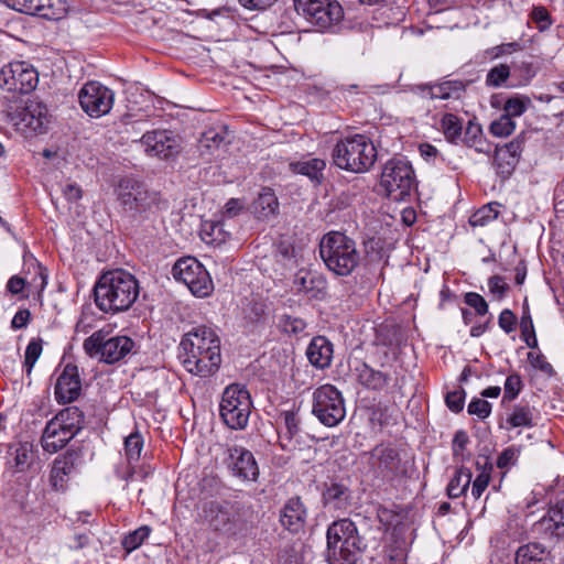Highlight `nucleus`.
<instances>
[{
    "mask_svg": "<svg viewBox=\"0 0 564 564\" xmlns=\"http://www.w3.org/2000/svg\"><path fill=\"white\" fill-rule=\"evenodd\" d=\"M48 0H13V8L25 14L40 15Z\"/></svg>",
    "mask_w": 564,
    "mask_h": 564,
    "instance_id": "nucleus-50",
    "label": "nucleus"
},
{
    "mask_svg": "<svg viewBox=\"0 0 564 564\" xmlns=\"http://www.w3.org/2000/svg\"><path fill=\"white\" fill-rule=\"evenodd\" d=\"M252 209L257 218L268 219L278 214L279 200L273 189L263 187L252 204Z\"/></svg>",
    "mask_w": 564,
    "mask_h": 564,
    "instance_id": "nucleus-31",
    "label": "nucleus"
},
{
    "mask_svg": "<svg viewBox=\"0 0 564 564\" xmlns=\"http://www.w3.org/2000/svg\"><path fill=\"white\" fill-rule=\"evenodd\" d=\"M39 83L37 72L25 62H12L0 72V85L8 91L29 94Z\"/></svg>",
    "mask_w": 564,
    "mask_h": 564,
    "instance_id": "nucleus-15",
    "label": "nucleus"
},
{
    "mask_svg": "<svg viewBox=\"0 0 564 564\" xmlns=\"http://www.w3.org/2000/svg\"><path fill=\"white\" fill-rule=\"evenodd\" d=\"M494 469L492 464L486 459L485 465L481 469V471L477 475L476 479L473 481L471 487V496L475 499H479L486 488L489 486L490 478H491V471Z\"/></svg>",
    "mask_w": 564,
    "mask_h": 564,
    "instance_id": "nucleus-44",
    "label": "nucleus"
},
{
    "mask_svg": "<svg viewBox=\"0 0 564 564\" xmlns=\"http://www.w3.org/2000/svg\"><path fill=\"white\" fill-rule=\"evenodd\" d=\"M465 390L463 388H458L454 391L447 392L445 397V402L447 408L455 413L460 412L464 409L465 404Z\"/></svg>",
    "mask_w": 564,
    "mask_h": 564,
    "instance_id": "nucleus-53",
    "label": "nucleus"
},
{
    "mask_svg": "<svg viewBox=\"0 0 564 564\" xmlns=\"http://www.w3.org/2000/svg\"><path fill=\"white\" fill-rule=\"evenodd\" d=\"M82 391V380L77 366L67 364L57 378L55 384V399L58 403L75 401Z\"/></svg>",
    "mask_w": 564,
    "mask_h": 564,
    "instance_id": "nucleus-19",
    "label": "nucleus"
},
{
    "mask_svg": "<svg viewBox=\"0 0 564 564\" xmlns=\"http://www.w3.org/2000/svg\"><path fill=\"white\" fill-rule=\"evenodd\" d=\"M505 116H509V118L512 117H519L521 116L525 109V102L521 100L520 98H509L505 104Z\"/></svg>",
    "mask_w": 564,
    "mask_h": 564,
    "instance_id": "nucleus-62",
    "label": "nucleus"
},
{
    "mask_svg": "<svg viewBox=\"0 0 564 564\" xmlns=\"http://www.w3.org/2000/svg\"><path fill=\"white\" fill-rule=\"evenodd\" d=\"M172 271L175 280L184 283L192 294L197 297H206L214 290L208 271L193 257L177 260Z\"/></svg>",
    "mask_w": 564,
    "mask_h": 564,
    "instance_id": "nucleus-12",
    "label": "nucleus"
},
{
    "mask_svg": "<svg viewBox=\"0 0 564 564\" xmlns=\"http://www.w3.org/2000/svg\"><path fill=\"white\" fill-rule=\"evenodd\" d=\"M312 413L325 426H337L346 416L345 400L333 384L316 388L312 395Z\"/></svg>",
    "mask_w": 564,
    "mask_h": 564,
    "instance_id": "nucleus-10",
    "label": "nucleus"
},
{
    "mask_svg": "<svg viewBox=\"0 0 564 564\" xmlns=\"http://www.w3.org/2000/svg\"><path fill=\"white\" fill-rule=\"evenodd\" d=\"M41 354H42V339H40V338L31 339L26 346L25 358H24V367L26 369L28 375H30L32 372V369H33L36 360L40 358Z\"/></svg>",
    "mask_w": 564,
    "mask_h": 564,
    "instance_id": "nucleus-49",
    "label": "nucleus"
},
{
    "mask_svg": "<svg viewBox=\"0 0 564 564\" xmlns=\"http://www.w3.org/2000/svg\"><path fill=\"white\" fill-rule=\"evenodd\" d=\"M519 451L513 446L503 449L497 458V467L500 469L514 465L518 460Z\"/></svg>",
    "mask_w": 564,
    "mask_h": 564,
    "instance_id": "nucleus-58",
    "label": "nucleus"
},
{
    "mask_svg": "<svg viewBox=\"0 0 564 564\" xmlns=\"http://www.w3.org/2000/svg\"><path fill=\"white\" fill-rule=\"evenodd\" d=\"M469 442V438H468V435L465 431L460 430V431H457L454 435V438H453V444H452V448H453V455L455 457H458L460 456L462 459L464 458V452L466 449V446Z\"/></svg>",
    "mask_w": 564,
    "mask_h": 564,
    "instance_id": "nucleus-60",
    "label": "nucleus"
},
{
    "mask_svg": "<svg viewBox=\"0 0 564 564\" xmlns=\"http://www.w3.org/2000/svg\"><path fill=\"white\" fill-rule=\"evenodd\" d=\"M441 129L446 138L452 143L457 144L462 139L463 123L460 119L453 113H445L441 120Z\"/></svg>",
    "mask_w": 564,
    "mask_h": 564,
    "instance_id": "nucleus-38",
    "label": "nucleus"
},
{
    "mask_svg": "<svg viewBox=\"0 0 564 564\" xmlns=\"http://www.w3.org/2000/svg\"><path fill=\"white\" fill-rule=\"evenodd\" d=\"M328 564H355L357 556L367 549L357 525L348 518L332 522L326 532Z\"/></svg>",
    "mask_w": 564,
    "mask_h": 564,
    "instance_id": "nucleus-3",
    "label": "nucleus"
},
{
    "mask_svg": "<svg viewBox=\"0 0 564 564\" xmlns=\"http://www.w3.org/2000/svg\"><path fill=\"white\" fill-rule=\"evenodd\" d=\"M380 185L391 199L405 200L416 188V177L411 163L404 159L389 160L382 169Z\"/></svg>",
    "mask_w": 564,
    "mask_h": 564,
    "instance_id": "nucleus-7",
    "label": "nucleus"
},
{
    "mask_svg": "<svg viewBox=\"0 0 564 564\" xmlns=\"http://www.w3.org/2000/svg\"><path fill=\"white\" fill-rule=\"evenodd\" d=\"M224 141L225 135L223 131L209 129L208 131L204 132L202 139L199 140V143L202 148L213 150L217 149Z\"/></svg>",
    "mask_w": 564,
    "mask_h": 564,
    "instance_id": "nucleus-55",
    "label": "nucleus"
},
{
    "mask_svg": "<svg viewBox=\"0 0 564 564\" xmlns=\"http://www.w3.org/2000/svg\"><path fill=\"white\" fill-rule=\"evenodd\" d=\"M66 13V4L63 0H48L44 4L41 17L50 20H59Z\"/></svg>",
    "mask_w": 564,
    "mask_h": 564,
    "instance_id": "nucleus-52",
    "label": "nucleus"
},
{
    "mask_svg": "<svg viewBox=\"0 0 564 564\" xmlns=\"http://www.w3.org/2000/svg\"><path fill=\"white\" fill-rule=\"evenodd\" d=\"M205 512L209 525L215 531L227 534L235 533V516L227 507L212 502Z\"/></svg>",
    "mask_w": 564,
    "mask_h": 564,
    "instance_id": "nucleus-26",
    "label": "nucleus"
},
{
    "mask_svg": "<svg viewBox=\"0 0 564 564\" xmlns=\"http://www.w3.org/2000/svg\"><path fill=\"white\" fill-rule=\"evenodd\" d=\"M251 409V397L245 387L231 384L223 392L219 414L229 429L245 430L249 422Z\"/></svg>",
    "mask_w": 564,
    "mask_h": 564,
    "instance_id": "nucleus-8",
    "label": "nucleus"
},
{
    "mask_svg": "<svg viewBox=\"0 0 564 564\" xmlns=\"http://www.w3.org/2000/svg\"><path fill=\"white\" fill-rule=\"evenodd\" d=\"M514 128L513 119L502 115L499 119L491 122L490 132L496 137H508L513 132Z\"/></svg>",
    "mask_w": 564,
    "mask_h": 564,
    "instance_id": "nucleus-51",
    "label": "nucleus"
},
{
    "mask_svg": "<svg viewBox=\"0 0 564 564\" xmlns=\"http://www.w3.org/2000/svg\"><path fill=\"white\" fill-rule=\"evenodd\" d=\"M78 100L89 117L100 118L111 110L115 93L98 82H88L80 88Z\"/></svg>",
    "mask_w": 564,
    "mask_h": 564,
    "instance_id": "nucleus-14",
    "label": "nucleus"
},
{
    "mask_svg": "<svg viewBox=\"0 0 564 564\" xmlns=\"http://www.w3.org/2000/svg\"><path fill=\"white\" fill-rule=\"evenodd\" d=\"M522 380L520 375L518 373H511L507 377L505 382V392L502 397V402H510L513 401L522 390Z\"/></svg>",
    "mask_w": 564,
    "mask_h": 564,
    "instance_id": "nucleus-48",
    "label": "nucleus"
},
{
    "mask_svg": "<svg viewBox=\"0 0 564 564\" xmlns=\"http://www.w3.org/2000/svg\"><path fill=\"white\" fill-rule=\"evenodd\" d=\"M333 161L339 169L362 173L368 171L377 160L375 144L364 134H355L336 143Z\"/></svg>",
    "mask_w": 564,
    "mask_h": 564,
    "instance_id": "nucleus-6",
    "label": "nucleus"
},
{
    "mask_svg": "<svg viewBox=\"0 0 564 564\" xmlns=\"http://www.w3.org/2000/svg\"><path fill=\"white\" fill-rule=\"evenodd\" d=\"M521 337L528 347L535 349L538 347V339L535 336L533 321L530 314L528 300L525 299L522 305V316L520 321Z\"/></svg>",
    "mask_w": 564,
    "mask_h": 564,
    "instance_id": "nucleus-37",
    "label": "nucleus"
},
{
    "mask_svg": "<svg viewBox=\"0 0 564 564\" xmlns=\"http://www.w3.org/2000/svg\"><path fill=\"white\" fill-rule=\"evenodd\" d=\"M521 50V45L518 42H510V43H502L500 45H497L492 47L488 53L491 55L492 58H498L505 54H511L513 52H517Z\"/></svg>",
    "mask_w": 564,
    "mask_h": 564,
    "instance_id": "nucleus-64",
    "label": "nucleus"
},
{
    "mask_svg": "<svg viewBox=\"0 0 564 564\" xmlns=\"http://www.w3.org/2000/svg\"><path fill=\"white\" fill-rule=\"evenodd\" d=\"M350 494L346 486L333 482L323 492V501L325 506L334 509H344L349 505Z\"/></svg>",
    "mask_w": 564,
    "mask_h": 564,
    "instance_id": "nucleus-35",
    "label": "nucleus"
},
{
    "mask_svg": "<svg viewBox=\"0 0 564 564\" xmlns=\"http://www.w3.org/2000/svg\"><path fill=\"white\" fill-rule=\"evenodd\" d=\"M467 411L470 415H476L484 420L490 415L491 404L484 399L475 398L468 404Z\"/></svg>",
    "mask_w": 564,
    "mask_h": 564,
    "instance_id": "nucleus-54",
    "label": "nucleus"
},
{
    "mask_svg": "<svg viewBox=\"0 0 564 564\" xmlns=\"http://www.w3.org/2000/svg\"><path fill=\"white\" fill-rule=\"evenodd\" d=\"M464 301L475 310L477 315L484 316L488 313V303L480 294L476 292H468L465 294Z\"/></svg>",
    "mask_w": 564,
    "mask_h": 564,
    "instance_id": "nucleus-56",
    "label": "nucleus"
},
{
    "mask_svg": "<svg viewBox=\"0 0 564 564\" xmlns=\"http://www.w3.org/2000/svg\"><path fill=\"white\" fill-rule=\"evenodd\" d=\"M511 79L516 80L511 86H525L536 75V67L531 56H523L511 63Z\"/></svg>",
    "mask_w": 564,
    "mask_h": 564,
    "instance_id": "nucleus-33",
    "label": "nucleus"
},
{
    "mask_svg": "<svg viewBox=\"0 0 564 564\" xmlns=\"http://www.w3.org/2000/svg\"><path fill=\"white\" fill-rule=\"evenodd\" d=\"M507 423L512 427L533 426L532 409L528 404H517L508 416Z\"/></svg>",
    "mask_w": 564,
    "mask_h": 564,
    "instance_id": "nucleus-39",
    "label": "nucleus"
},
{
    "mask_svg": "<svg viewBox=\"0 0 564 564\" xmlns=\"http://www.w3.org/2000/svg\"><path fill=\"white\" fill-rule=\"evenodd\" d=\"M319 254L327 269L338 276H348L360 262L355 240L339 231H330L322 238Z\"/></svg>",
    "mask_w": 564,
    "mask_h": 564,
    "instance_id": "nucleus-4",
    "label": "nucleus"
},
{
    "mask_svg": "<svg viewBox=\"0 0 564 564\" xmlns=\"http://www.w3.org/2000/svg\"><path fill=\"white\" fill-rule=\"evenodd\" d=\"M224 464L232 477L242 482H254L259 477V466L253 454L243 446L229 445Z\"/></svg>",
    "mask_w": 564,
    "mask_h": 564,
    "instance_id": "nucleus-16",
    "label": "nucleus"
},
{
    "mask_svg": "<svg viewBox=\"0 0 564 564\" xmlns=\"http://www.w3.org/2000/svg\"><path fill=\"white\" fill-rule=\"evenodd\" d=\"M77 458V453L68 451L54 459L50 474V482L55 491L66 489L67 477L74 471Z\"/></svg>",
    "mask_w": 564,
    "mask_h": 564,
    "instance_id": "nucleus-23",
    "label": "nucleus"
},
{
    "mask_svg": "<svg viewBox=\"0 0 564 564\" xmlns=\"http://www.w3.org/2000/svg\"><path fill=\"white\" fill-rule=\"evenodd\" d=\"M315 282L322 283L321 280H316L315 278L311 276V274L307 272H305L304 274H297L294 280L296 290L308 295L310 297H317L319 293H323L322 289L315 290Z\"/></svg>",
    "mask_w": 564,
    "mask_h": 564,
    "instance_id": "nucleus-46",
    "label": "nucleus"
},
{
    "mask_svg": "<svg viewBox=\"0 0 564 564\" xmlns=\"http://www.w3.org/2000/svg\"><path fill=\"white\" fill-rule=\"evenodd\" d=\"M355 373L358 383L368 390L381 391L390 382L389 373L381 370H377L366 362H360L359 365H357L355 367Z\"/></svg>",
    "mask_w": 564,
    "mask_h": 564,
    "instance_id": "nucleus-25",
    "label": "nucleus"
},
{
    "mask_svg": "<svg viewBox=\"0 0 564 564\" xmlns=\"http://www.w3.org/2000/svg\"><path fill=\"white\" fill-rule=\"evenodd\" d=\"M326 162L318 158H304L301 161L289 163V169L295 174H301L311 180L315 185H321L324 180Z\"/></svg>",
    "mask_w": 564,
    "mask_h": 564,
    "instance_id": "nucleus-27",
    "label": "nucleus"
},
{
    "mask_svg": "<svg viewBox=\"0 0 564 564\" xmlns=\"http://www.w3.org/2000/svg\"><path fill=\"white\" fill-rule=\"evenodd\" d=\"M524 140L525 134L522 132L511 142L496 148L494 164L497 173L502 177H508L516 169L523 150Z\"/></svg>",
    "mask_w": 564,
    "mask_h": 564,
    "instance_id": "nucleus-17",
    "label": "nucleus"
},
{
    "mask_svg": "<svg viewBox=\"0 0 564 564\" xmlns=\"http://www.w3.org/2000/svg\"><path fill=\"white\" fill-rule=\"evenodd\" d=\"M498 324L501 329L509 334L516 329L517 316L512 311L506 308L500 313Z\"/></svg>",
    "mask_w": 564,
    "mask_h": 564,
    "instance_id": "nucleus-61",
    "label": "nucleus"
},
{
    "mask_svg": "<svg viewBox=\"0 0 564 564\" xmlns=\"http://www.w3.org/2000/svg\"><path fill=\"white\" fill-rule=\"evenodd\" d=\"M509 77H511V67L507 64H499L488 72L486 84L491 87H500Z\"/></svg>",
    "mask_w": 564,
    "mask_h": 564,
    "instance_id": "nucleus-47",
    "label": "nucleus"
},
{
    "mask_svg": "<svg viewBox=\"0 0 564 564\" xmlns=\"http://www.w3.org/2000/svg\"><path fill=\"white\" fill-rule=\"evenodd\" d=\"M369 467L375 478L383 482H393L406 475L400 453L391 445L379 444L369 453Z\"/></svg>",
    "mask_w": 564,
    "mask_h": 564,
    "instance_id": "nucleus-13",
    "label": "nucleus"
},
{
    "mask_svg": "<svg viewBox=\"0 0 564 564\" xmlns=\"http://www.w3.org/2000/svg\"><path fill=\"white\" fill-rule=\"evenodd\" d=\"M31 458V452L26 445H20L14 454V467L17 471H23L28 468Z\"/></svg>",
    "mask_w": 564,
    "mask_h": 564,
    "instance_id": "nucleus-59",
    "label": "nucleus"
},
{
    "mask_svg": "<svg viewBox=\"0 0 564 564\" xmlns=\"http://www.w3.org/2000/svg\"><path fill=\"white\" fill-rule=\"evenodd\" d=\"M144 151L151 156L167 160L178 153L174 138L165 130L147 132L140 140Z\"/></svg>",
    "mask_w": 564,
    "mask_h": 564,
    "instance_id": "nucleus-18",
    "label": "nucleus"
},
{
    "mask_svg": "<svg viewBox=\"0 0 564 564\" xmlns=\"http://www.w3.org/2000/svg\"><path fill=\"white\" fill-rule=\"evenodd\" d=\"M549 552L538 542H530L518 547L514 564H546Z\"/></svg>",
    "mask_w": 564,
    "mask_h": 564,
    "instance_id": "nucleus-30",
    "label": "nucleus"
},
{
    "mask_svg": "<svg viewBox=\"0 0 564 564\" xmlns=\"http://www.w3.org/2000/svg\"><path fill=\"white\" fill-rule=\"evenodd\" d=\"M422 91H427L431 99H459L465 93L466 85L462 80H445L433 85H422L417 87Z\"/></svg>",
    "mask_w": 564,
    "mask_h": 564,
    "instance_id": "nucleus-29",
    "label": "nucleus"
},
{
    "mask_svg": "<svg viewBox=\"0 0 564 564\" xmlns=\"http://www.w3.org/2000/svg\"><path fill=\"white\" fill-rule=\"evenodd\" d=\"M134 347L128 336L108 337L104 330H97L84 340L83 348L91 358H99L106 364H115L123 359Z\"/></svg>",
    "mask_w": 564,
    "mask_h": 564,
    "instance_id": "nucleus-9",
    "label": "nucleus"
},
{
    "mask_svg": "<svg viewBox=\"0 0 564 564\" xmlns=\"http://www.w3.org/2000/svg\"><path fill=\"white\" fill-rule=\"evenodd\" d=\"M184 368L192 375L206 378L215 373L221 364L220 339L207 326H198L187 333L181 344L180 354Z\"/></svg>",
    "mask_w": 564,
    "mask_h": 564,
    "instance_id": "nucleus-1",
    "label": "nucleus"
},
{
    "mask_svg": "<svg viewBox=\"0 0 564 564\" xmlns=\"http://www.w3.org/2000/svg\"><path fill=\"white\" fill-rule=\"evenodd\" d=\"M142 448L143 437L138 431L124 437V455L129 465L139 462Z\"/></svg>",
    "mask_w": 564,
    "mask_h": 564,
    "instance_id": "nucleus-40",
    "label": "nucleus"
},
{
    "mask_svg": "<svg viewBox=\"0 0 564 564\" xmlns=\"http://www.w3.org/2000/svg\"><path fill=\"white\" fill-rule=\"evenodd\" d=\"M53 422L48 421L42 438V447L44 451L53 454L62 449L72 438L75 437L67 429L62 427L61 425L52 426Z\"/></svg>",
    "mask_w": 564,
    "mask_h": 564,
    "instance_id": "nucleus-28",
    "label": "nucleus"
},
{
    "mask_svg": "<svg viewBox=\"0 0 564 564\" xmlns=\"http://www.w3.org/2000/svg\"><path fill=\"white\" fill-rule=\"evenodd\" d=\"M117 197L123 210L134 218H149L166 208V202L162 199L159 192L151 191L132 178L120 181Z\"/></svg>",
    "mask_w": 564,
    "mask_h": 564,
    "instance_id": "nucleus-5",
    "label": "nucleus"
},
{
    "mask_svg": "<svg viewBox=\"0 0 564 564\" xmlns=\"http://www.w3.org/2000/svg\"><path fill=\"white\" fill-rule=\"evenodd\" d=\"M51 421L54 429L57 424L76 435L84 427V413L78 406H68L59 411Z\"/></svg>",
    "mask_w": 564,
    "mask_h": 564,
    "instance_id": "nucleus-32",
    "label": "nucleus"
},
{
    "mask_svg": "<svg viewBox=\"0 0 564 564\" xmlns=\"http://www.w3.org/2000/svg\"><path fill=\"white\" fill-rule=\"evenodd\" d=\"M15 126L23 132L43 133L48 123L47 110L39 102L28 104L18 113Z\"/></svg>",
    "mask_w": 564,
    "mask_h": 564,
    "instance_id": "nucleus-21",
    "label": "nucleus"
},
{
    "mask_svg": "<svg viewBox=\"0 0 564 564\" xmlns=\"http://www.w3.org/2000/svg\"><path fill=\"white\" fill-rule=\"evenodd\" d=\"M482 134V129L480 124L468 122L464 137L459 141L464 142L467 147H474L477 144L478 140H480Z\"/></svg>",
    "mask_w": 564,
    "mask_h": 564,
    "instance_id": "nucleus-57",
    "label": "nucleus"
},
{
    "mask_svg": "<svg viewBox=\"0 0 564 564\" xmlns=\"http://www.w3.org/2000/svg\"><path fill=\"white\" fill-rule=\"evenodd\" d=\"M278 326L288 335H299L306 328V323L300 317L283 314L279 317Z\"/></svg>",
    "mask_w": 564,
    "mask_h": 564,
    "instance_id": "nucleus-45",
    "label": "nucleus"
},
{
    "mask_svg": "<svg viewBox=\"0 0 564 564\" xmlns=\"http://www.w3.org/2000/svg\"><path fill=\"white\" fill-rule=\"evenodd\" d=\"M140 293L139 282L126 270L117 269L102 273L94 288L96 306L104 313L127 311Z\"/></svg>",
    "mask_w": 564,
    "mask_h": 564,
    "instance_id": "nucleus-2",
    "label": "nucleus"
},
{
    "mask_svg": "<svg viewBox=\"0 0 564 564\" xmlns=\"http://www.w3.org/2000/svg\"><path fill=\"white\" fill-rule=\"evenodd\" d=\"M333 354V344L324 336L314 337L306 349L308 361L318 369H325L330 366Z\"/></svg>",
    "mask_w": 564,
    "mask_h": 564,
    "instance_id": "nucleus-24",
    "label": "nucleus"
},
{
    "mask_svg": "<svg viewBox=\"0 0 564 564\" xmlns=\"http://www.w3.org/2000/svg\"><path fill=\"white\" fill-rule=\"evenodd\" d=\"M536 530L551 541L564 543V499L549 508Z\"/></svg>",
    "mask_w": 564,
    "mask_h": 564,
    "instance_id": "nucleus-20",
    "label": "nucleus"
},
{
    "mask_svg": "<svg viewBox=\"0 0 564 564\" xmlns=\"http://www.w3.org/2000/svg\"><path fill=\"white\" fill-rule=\"evenodd\" d=\"M283 426L280 427L279 436L281 440V447L288 448V445L283 443V440L289 442L297 436L301 432V419L297 411L288 410L280 413Z\"/></svg>",
    "mask_w": 564,
    "mask_h": 564,
    "instance_id": "nucleus-34",
    "label": "nucleus"
},
{
    "mask_svg": "<svg viewBox=\"0 0 564 564\" xmlns=\"http://www.w3.org/2000/svg\"><path fill=\"white\" fill-rule=\"evenodd\" d=\"M151 531L152 530L149 525H142L135 529L134 531L128 533L121 541L122 547L126 550L127 553L133 552L134 550L142 545L145 539L149 538Z\"/></svg>",
    "mask_w": 564,
    "mask_h": 564,
    "instance_id": "nucleus-42",
    "label": "nucleus"
},
{
    "mask_svg": "<svg viewBox=\"0 0 564 564\" xmlns=\"http://www.w3.org/2000/svg\"><path fill=\"white\" fill-rule=\"evenodd\" d=\"M202 239L206 243L220 245L226 241L228 234L221 223H205L200 232Z\"/></svg>",
    "mask_w": 564,
    "mask_h": 564,
    "instance_id": "nucleus-41",
    "label": "nucleus"
},
{
    "mask_svg": "<svg viewBox=\"0 0 564 564\" xmlns=\"http://www.w3.org/2000/svg\"><path fill=\"white\" fill-rule=\"evenodd\" d=\"M471 482V471L468 468H459L447 485L449 498H458L466 494Z\"/></svg>",
    "mask_w": 564,
    "mask_h": 564,
    "instance_id": "nucleus-36",
    "label": "nucleus"
},
{
    "mask_svg": "<svg viewBox=\"0 0 564 564\" xmlns=\"http://www.w3.org/2000/svg\"><path fill=\"white\" fill-rule=\"evenodd\" d=\"M299 14L318 31H326L337 25L343 17L341 6L336 0H294Z\"/></svg>",
    "mask_w": 564,
    "mask_h": 564,
    "instance_id": "nucleus-11",
    "label": "nucleus"
},
{
    "mask_svg": "<svg viewBox=\"0 0 564 564\" xmlns=\"http://www.w3.org/2000/svg\"><path fill=\"white\" fill-rule=\"evenodd\" d=\"M497 206H498L497 203H494V204L491 203L486 206H482L480 209L475 212L469 217L470 226H473V227L485 226L488 223L495 220L499 214V212L495 208Z\"/></svg>",
    "mask_w": 564,
    "mask_h": 564,
    "instance_id": "nucleus-43",
    "label": "nucleus"
},
{
    "mask_svg": "<svg viewBox=\"0 0 564 564\" xmlns=\"http://www.w3.org/2000/svg\"><path fill=\"white\" fill-rule=\"evenodd\" d=\"M307 512L300 497L290 498L280 511L281 525L291 533H299L306 522Z\"/></svg>",
    "mask_w": 564,
    "mask_h": 564,
    "instance_id": "nucleus-22",
    "label": "nucleus"
},
{
    "mask_svg": "<svg viewBox=\"0 0 564 564\" xmlns=\"http://www.w3.org/2000/svg\"><path fill=\"white\" fill-rule=\"evenodd\" d=\"M488 288L491 294L502 299L508 290V284L505 283L503 278L494 275L488 280Z\"/></svg>",
    "mask_w": 564,
    "mask_h": 564,
    "instance_id": "nucleus-63",
    "label": "nucleus"
}]
</instances>
